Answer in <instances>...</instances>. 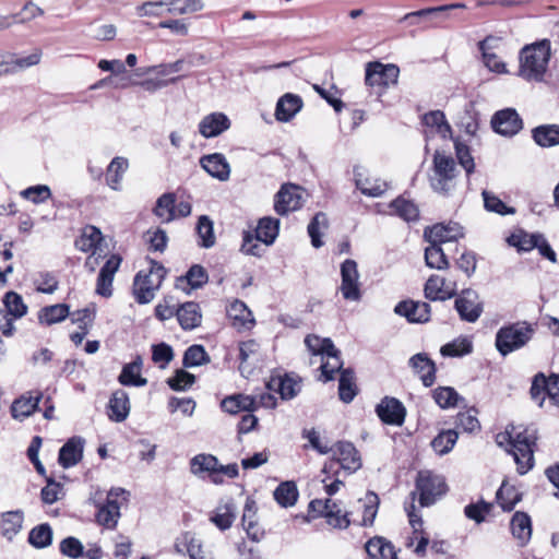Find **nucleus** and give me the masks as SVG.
Masks as SVG:
<instances>
[{"label": "nucleus", "instance_id": "obj_1", "mask_svg": "<svg viewBox=\"0 0 559 559\" xmlns=\"http://www.w3.org/2000/svg\"><path fill=\"white\" fill-rule=\"evenodd\" d=\"M536 437L528 429L520 430L510 426L504 432L496 436V442L513 455L521 475L526 474L534 465V450Z\"/></svg>", "mask_w": 559, "mask_h": 559}, {"label": "nucleus", "instance_id": "obj_2", "mask_svg": "<svg viewBox=\"0 0 559 559\" xmlns=\"http://www.w3.org/2000/svg\"><path fill=\"white\" fill-rule=\"evenodd\" d=\"M550 55V43L547 39L526 45L520 51L518 75L528 82H542Z\"/></svg>", "mask_w": 559, "mask_h": 559}, {"label": "nucleus", "instance_id": "obj_3", "mask_svg": "<svg viewBox=\"0 0 559 559\" xmlns=\"http://www.w3.org/2000/svg\"><path fill=\"white\" fill-rule=\"evenodd\" d=\"M534 329L526 321L515 322L500 328L496 334L497 350L507 356L524 347L533 337Z\"/></svg>", "mask_w": 559, "mask_h": 559}, {"label": "nucleus", "instance_id": "obj_4", "mask_svg": "<svg viewBox=\"0 0 559 559\" xmlns=\"http://www.w3.org/2000/svg\"><path fill=\"white\" fill-rule=\"evenodd\" d=\"M166 273V269L160 263L150 260L148 272L140 271L134 277L133 295L135 300L141 305L151 302L155 293L160 288Z\"/></svg>", "mask_w": 559, "mask_h": 559}, {"label": "nucleus", "instance_id": "obj_5", "mask_svg": "<svg viewBox=\"0 0 559 559\" xmlns=\"http://www.w3.org/2000/svg\"><path fill=\"white\" fill-rule=\"evenodd\" d=\"M190 471L199 477L206 473L216 485L223 484L224 476L236 478L239 474L236 463L223 465L215 455L206 453L197 454L190 460Z\"/></svg>", "mask_w": 559, "mask_h": 559}, {"label": "nucleus", "instance_id": "obj_6", "mask_svg": "<svg viewBox=\"0 0 559 559\" xmlns=\"http://www.w3.org/2000/svg\"><path fill=\"white\" fill-rule=\"evenodd\" d=\"M456 165L454 159L439 151L433 155V174L430 177L431 188L438 192L447 194L455 186Z\"/></svg>", "mask_w": 559, "mask_h": 559}, {"label": "nucleus", "instance_id": "obj_7", "mask_svg": "<svg viewBox=\"0 0 559 559\" xmlns=\"http://www.w3.org/2000/svg\"><path fill=\"white\" fill-rule=\"evenodd\" d=\"M416 489L419 492V503L429 507L445 493L447 485L442 477L421 472L417 477Z\"/></svg>", "mask_w": 559, "mask_h": 559}, {"label": "nucleus", "instance_id": "obj_8", "mask_svg": "<svg viewBox=\"0 0 559 559\" xmlns=\"http://www.w3.org/2000/svg\"><path fill=\"white\" fill-rule=\"evenodd\" d=\"M309 511L314 516H323L326 523L334 528H347L350 524L348 513H344L336 501L314 499L309 503Z\"/></svg>", "mask_w": 559, "mask_h": 559}, {"label": "nucleus", "instance_id": "obj_9", "mask_svg": "<svg viewBox=\"0 0 559 559\" xmlns=\"http://www.w3.org/2000/svg\"><path fill=\"white\" fill-rule=\"evenodd\" d=\"M128 492L123 488H112L107 493V500L97 512V522L107 527L115 528L120 518L121 502L127 500Z\"/></svg>", "mask_w": 559, "mask_h": 559}, {"label": "nucleus", "instance_id": "obj_10", "mask_svg": "<svg viewBox=\"0 0 559 559\" xmlns=\"http://www.w3.org/2000/svg\"><path fill=\"white\" fill-rule=\"evenodd\" d=\"M341 277L340 292L343 298L349 301H359L361 298L359 273L354 260L347 259L342 263Z\"/></svg>", "mask_w": 559, "mask_h": 559}, {"label": "nucleus", "instance_id": "obj_11", "mask_svg": "<svg viewBox=\"0 0 559 559\" xmlns=\"http://www.w3.org/2000/svg\"><path fill=\"white\" fill-rule=\"evenodd\" d=\"M399 74L397 66L374 61L367 64L365 81L369 86L388 87L397 82Z\"/></svg>", "mask_w": 559, "mask_h": 559}, {"label": "nucleus", "instance_id": "obj_12", "mask_svg": "<svg viewBox=\"0 0 559 559\" xmlns=\"http://www.w3.org/2000/svg\"><path fill=\"white\" fill-rule=\"evenodd\" d=\"M454 306L461 320L471 323L476 322L484 310L478 293L473 289L462 290L456 297Z\"/></svg>", "mask_w": 559, "mask_h": 559}, {"label": "nucleus", "instance_id": "obj_13", "mask_svg": "<svg viewBox=\"0 0 559 559\" xmlns=\"http://www.w3.org/2000/svg\"><path fill=\"white\" fill-rule=\"evenodd\" d=\"M302 201L304 190L295 185H286L275 195L274 210L278 215H286L300 209Z\"/></svg>", "mask_w": 559, "mask_h": 559}, {"label": "nucleus", "instance_id": "obj_14", "mask_svg": "<svg viewBox=\"0 0 559 559\" xmlns=\"http://www.w3.org/2000/svg\"><path fill=\"white\" fill-rule=\"evenodd\" d=\"M491 126L497 133L512 136L522 129L523 123L514 109L507 108L495 114L491 119Z\"/></svg>", "mask_w": 559, "mask_h": 559}, {"label": "nucleus", "instance_id": "obj_15", "mask_svg": "<svg viewBox=\"0 0 559 559\" xmlns=\"http://www.w3.org/2000/svg\"><path fill=\"white\" fill-rule=\"evenodd\" d=\"M425 239L432 245L455 241L463 237L462 227L457 223L436 224L424 231Z\"/></svg>", "mask_w": 559, "mask_h": 559}, {"label": "nucleus", "instance_id": "obj_16", "mask_svg": "<svg viewBox=\"0 0 559 559\" xmlns=\"http://www.w3.org/2000/svg\"><path fill=\"white\" fill-rule=\"evenodd\" d=\"M354 180L356 188L367 197L378 198L382 195L386 189L388 183L380 178L369 176L362 167L354 168Z\"/></svg>", "mask_w": 559, "mask_h": 559}, {"label": "nucleus", "instance_id": "obj_17", "mask_svg": "<svg viewBox=\"0 0 559 559\" xmlns=\"http://www.w3.org/2000/svg\"><path fill=\"white\" fill-rule=\"evenodd\" d=\"M379 418L388 425L401 426L404 423L406 411L404 405L395 397H384L376 408Z\"/></svg>", "mask_w": 559, "mask_h": 559}, {"label": "nucleus", "instance_id": "obj_18", "mask_svg": "<svg viewBox=\"0 0 559 559\" xmlns=\"http://www.w3.org/2000/svg\"><path fill=\"white\" fill-rule=\"evenodd\" d=\"M394 312L405 317L411 323H425L430 319V305L424 301L404 300L395 306Z\"/></svg>", "mask_w": 559, "mask_h": 559}, {"label": "nucleus", "instance_id": "obj_19", "mask_svg": "<svg viewBox=\"0 0 559 559\" xmlns=\"http://www.w3.org/2000/svg\"><path fill=\"white\" fill-rule=\"evenodd\" d=\"M121 258L118 254H112L99 271L96 282V293L103 297H110L112 295V281L116 272L121 264Z\"/></svg>", "mask_w": 559, "mask_h": 559}, {"label": "nucleus", "instance_id": "obj_20", "mask_svg": "<svg viewBox=\"0 0 559 559\" xmlns=\"http://www.w3.org/2000/svg\"><path fill=\"white\" fill-rule=\"evenodd\" d=\"M456 286L440 275H431L425 284V297L429 300H445L454 296Z\"/></svg>", "mask_w": 559, "mask_h": 559}, {"label": "nucleus", "instance_id": "obj_21", "mask_svg": "<svg viewBox=\"0 0 559 559\" xmlns=\"http://www.w3.org/2000/svg\"><path fill=\"white\" fill-rule=\"evenodd\" d=\"M202 168L213 178L226 181L230 176V166L221 153L205 155L200 159Z\"/></svg>", "mask_w": 559, "mask_h": 559}, {"label": "nucleus", "instance_id": "obj_22", "mask_svg": "<svg viewBox=\"0 0 559 559\" xmlns=\"http://www.w3.org/2000/svg\"><path fill=\"white\" fill-rule=\"evenodd\" d=\"M334 455L341 467L348 473H354L361 467V459L350 442H337L334 449Z\"/></svg>", "mask_w": 559, "mask_h": 559}, {"label": "nucleus", "instance_id": "obj_23", "mask_svg": "<svg viewBox=\"0 0 559 559\" xmlns=\"http://www.w3.org/2000/svg\"><path fill=\"white\" fill-rule=\"evenodd\" d=\"M230 121L223 112H212L205 116L199 123V132L202 136L214 138L228 130Z\"/></svg>", "mask_w": 559, "mask_h": 559}, {"label": "nucleus", "instance_id": "obj_24", "mask_svg": "<svg viewBox=\"0 0 559 559\" xmlns=\"http://www.w3.org/2000/svg\"><path fill=\"white\" fill-rule=\"evenodd\" d=\"M84 440L81 437L70 438L59 451V464L63 468L76 465L83 457Z\"/></svg>", "mask_w": 559, "mask_h": 559}, {"label": "nucleus", "instance_id": "obj_25", "mask_svg": "<svg viewBox=\"0 0 559 559\" xmlns=\"http://www.w3.org/2000/svg\"><path fill=\"white\" fill-rule=\"evenodd\" d=\"M409 366L419 376L425 386H431L436 381V365L427 354L418 353L411 357Z\"/></svg>", "mask_w": 559, "mask_h": 559}, {"label": "nucleus", "instance_id": "obj_26", "mask_svg": "<svg viewBox=\"0 0 559 559\" xmlns=\"http://www.w3.org/2000/svg\"><path fill=\"white\" fill-rule=\"evenodd\" d=\"M130 413L129 395L123 390H117L112 393L108 403V417L110 420L121 423L126 420Z\"/></svg>", "mask_w": 559, "mask_h": 559}, {"label": "nucleus", "instance_id": "obj_27", "mask_svg": "<svg viewBox=\"0 0 559 559\" xmlns=\"http://www.w3.org/2000/svg\"><path fill=\"white\" fill-rule=\"evenodd\" d=\"M302 107V100L298 95L287 93L283 95L275 109V117L278 121H289Z\"/></svg>", "mask_w": 559, "mask_h": 559}, {"label": "nucleus", "instance_id": "obj_28", "mask_svg": "<svg viewBox=\"0 0 559 559\" xmlns=\"http://www.w3.org/2000/svg\"><path fill=\"white\" fill-rule=\"evenodd\" d=\"M176 316L183 330H193L201 324L202 314L198 304L188 301L176 310Z\"/></svg>", "mask_w": 559, "mask_h": 559}, {"label": "nucleus", "instance_id": "obj_29", "mask_svg": "<svg viewBox=\"0 0 559 559\" xmlns=\"http://www.w3.org/2000/svg\"><path fill=\"white\" fill-rule=\"evenodd\" d=\"M142 358L138 356L133 361L123 366L118 377L120 384L126 386H144L147 380L141 376Z\"/></svg>", "mask_w": 559, "mask_h": 559}, {"label": "nucleus", "instance_id": "obj_30", "mask_svg": "<svg viewBox=\"0 0 559 559\" xmlns=\"http://www.w3.org/2000/svg\"><path fill=\"white\" fill-rule=\"evenodd\" d=\"M129 168V162L126 157L117 156L112 158L106 169V183L114 191L121 190V180Z\"/></svg>", "mask_w": 559, "mask_h": 559}, {"label": "nucleus", "instance_id": "obj_31", "mask_svg": "<svg viewBox=\"0 0 559 559\" xmlns=\"http://www.w3.org/2000/svg\"><path fill=\"white\" fill-rule=\"evenodd\" d=\"M369 559H396L394 546L383 537H373L366 543Z\"/></svg>", "mask_w": 559, "mask_h": 559}, {"label": "nucleus", "instance_id": "obj_32", "mask_svg": "<svg viewBox=\"0 0 559 559\" xmlns=\"http://www.w3.org/2000/svg\"><path fill=\"white\" fill-rule=\"evenodd\" d=\"M236 519V508L231 501L219 503L210 516V521L221 531L228 530Z\"/></svg>", "mask_w": 559, "mask_h": 559}, {"label": "nucleus", "instance_id": "obj_33", "mask_svg": "<svg viewBox=\"0 0 559 559\" xmlns=\"http://www.w3.org/2000/svg\"><path fill=\"white\" fill-rule=\"evenodd\" d=\"M221 406L223 411L233 415L241 412H254L253 396L248 394L229 395L222 401Z\"/></svg>", "mask_w": 559, "mask_h": 559}, {"label": "nucleus", "instance_id": "obj_34", "mask_svg": "<svg viewBox=\"0 0 559 559\" xmlns=\"http://www.w3.org/2000/svg\"><path fill=\"white\" fill-rule=\"evenodd\" d=\"M103 240L102 231L92 225L82 229L80 237L75 240V248L82 252H94Z\"/></svg>", "mask_w": 559, "mask_h": 559}, {"label": "nucleus", "instance_id": "obj_35", "mask_svg": "<svg viewBox=\"0 0 559 559\" xmlns=\"http://www.w3.org/2000/svg\"><path fill=\"white\" fill-rule=\"evenodd\" d=\"M280 231V219L274 217H263L259 221L255 236L264 246L274 243Z\"/></svg>", "mask_w": 559, "mask_h": 559}, {"label": "nucleus", "instance_id": "obj_36", "mask_svg": "<svg viewBox=\"0 0 559 559\" xmlns=\"http://www.w3.org/2000/svg\"><path fill=\"white\" fill-rule=\"evenodd\" d=\"M24 521V513L21 510L8 511L1 514V534L12 540L19 534Z\"/></svg>", "mask_w": 559, "mask_h": 559}, {"label": "nucleus", "instance_id": "obj_37", "mask_svg": "<svg viewBox=\"0 0 559 559\" xmlns=\"http://www.w3.org/2000/svg\"><path fill=\"white\" fill-rule=\"evenodd\" d=\"M511 531L521 546L526 545L532 536L530 516L524 512H516L511 520Z\"/></svg>", "mask_w": 559, "mask_h": 559}, {"label": "nucleus", "instance_id": "obj_38", "mask_svg": "<svg viewBox=\"0 0 559 559\" xmlns=\"http://www.w3.org/2000/svg\"><path fill=\"white\" fill-rule=\"evenodd\" d=\"M40 397L41 395L38 393L35 396L32 394L22 395L20 399L15 400L11 406L13 418L23 420L31 416L36 411Z\"/></svg>", "mask_w": 559, "mask_h": 559}, {"label": "nucleus", "instance_id": "obj_39", "mask_svg": "<svg viewBox=\"0 0 559 559\" xmlns=\"http://www.w3.org/2000/svg\"><path fill=\"white\" fill-rule=\"evenodd\" d=\"M322 364L320 366L321 377L323 380L330 381L334 378V373L342 372L344 370L343 361L340 357V350L333 346V350H328L324 355L321 356Z\"/></svg>", "mask_w": 559, "mask_h": 559}, {"label": "nucleus", "instance_id": "obj_40", "mask_svg": "<svg viewBox=\"0 0 559 559\" xmlns=\"http://www.w3.org/2000/svg\"><path fill=\"white\" fill-rule=\"evenodd\" d=\"M533 139L542 147H551L559 144V126L544 124L533 130Z\"/></svg>", "mask_w": 559, "mask_h": 559}, {"label": "nucleus", "instance_id": "obj_41", "mask_svg": "<svg viewBox=\"0 0 559 559\" xmlns=\"http://www.w3.org/2000/svg\"><path fill=\"white\" fill-rule=\"evenodd\" d=\"M209 280L207 273L201 265H193L187 272L186 276H181L177 280L176 287L186 290V285L191 288H200Z\"/></svg>", "mask_w": 559, "mask_h": 559}, {"label": "nucleus", "instance_id": "obj_42", "mask_svg": "<svg viewBox=\"0 0 559 559\" xmlns=\"http://www.w3.org/2000/svg\"><path fill=\"white\" fill-rule=\"evenodd\" d=\"M175 202L174 193H164L157 199L154 214L162 223H169L176 218Z\"/></svg>", "mask_w": 559, "mask_h": 559}, {"label": "nucleus", "instance_id": "obj_43", "mask_svg": "<svg viewBox=\"0 0 559 559\" xmlns=\"http://www.w3.org/2000/svg\"><path fill=\"white\" fill-rule=\"evenodd\" d=\"M539 239H542V234H528L519 229L511 234L507 241L510 246L515 247L518 251L526 252L533 250Z\"/></svg>", "mask_w": 559, "mask_h": 559}, {"label": "nucleus", "instance_id": "obj_44", "mask_svg": "<svg viewBox=\"0 0 559 559\" xmlns=\"http://www.w3.org/2000/svg\"><path fill=\"white\" fill-rule=\"evenodd\" d=\"M70 313V308L66 304H57L44 307L39 314L38 320L43 324L51 325L63 321Z\"/></svg>", "mask_w": 559, "mask_h": 559}, {"label": "nucleus", "instance_id": "obj_45", "mask_svg": "<svg viewBox=\"0 0 559 559\" xmlns=\"http://www.w3.org/2000/svg\"><path fill=\"white\" fill-rule=\"evenodd\" d=\"M227 316L234 321L235 325L248 326L253 323V317L250 309L241 300H234L227 308Z\"/></svg>", "mask_w": 559, "mask_h": 559}, {"label": "nucleus", "instance_id": "obj_46", "mask_svg": "<svg viewBox=\"0 0 559 559\" xmlns=\"http://www.w3.org/2000/svg\"><path fill=\"white\" fill-rule=\"evenodd\" d=\"M357 394V388L355 384V374L353 370H342L338 380V395L344 403H349L354 400Z\"/></svg>", "mask_w": 559, "mask_h": 559}, {"label": "nucleus", "instance_id": "obj_47", "mask_svg": "<svg viewBox=\"0 0 559 559\" xmlns=\"http://www.w3.org/2000/svg\"><path fill=\"white\" fill-rule=\"evenodd\" d=\"M329 222L328 217L324 213L319 212L317 213L311 222L308 225V234L311 238V245L314 248H320L323 246V241L321 239V236L323 235V231L328 229Z\"/></svg>", "mask_w": 559, "mask_h": 559}, {"label": "nucleus", "instance_id": "obj_48", "mask_svg": "<svg viewBox=\"0 0 559 559\" xmlns=\"http://www.w3.org/2000/svg\"><path fill=\"white\" fill-rule=\"evenodd\" d=\"M457 438L459 435L455 430H443L432 439L431 447L437 454L444 455L453 449Z\"/></svg>", "mask_w": 559, "mask_h": 559}, {"label": "nucleus", "instance_id": "obj_49", "mask_svg": "<svg viewBox=\"0 0 559 559\" xmlns=\"http://www.w3.org/2000/svg\"><path fill=\"white\" fill-rule=\"evenodd\" d=\"M425 126L435 129L443 139L451 136L452 130L447 122L444 114L440 110H435L426 114L423 118Z\"/></svg>", "mask_w": 559, "mask_h": 559}, {"label": "nucleus", "instance_id": "obj_50", "mask_svg": "<svg viewBox=\"0 0 559 559\" xmlns=\"http://www.w3.org/2000/svg\"><path fill=\"white\" fill-rule=\"evenodd\" d=\"M391 209L395 215L406 222H414L419 216V211L416 204L401 197L391 203Z\"/></svg>", "mask_w": 559, "mask_h": 559}, {"label": "nucleus", "instance_id": "obj_51", "mask_svg": "<svg viewBox=\"0 0 559 559\" xmlns=\"http://www.w3.org/2000/svg\"><path fill=\"white\" fill-rule=\"evenodd\" d=\"M51 542L52 530L47 523L35 526L28 534V543L37 549L50 546Z\"/></svg>", "mask_w": 559, "mask_h": 559}, {"label": "nucleus", "instance_id": "obj_52", "mask_svg": "<svg viewBox=\"0 0 559 559\" xmlns=\"http://www.w3.org/2000/svg\"><path fill=\"white\" fill-rule=\"evenodd\" d=\"M297 498V487L292 481L282 483L274 491V499L284 508L294 506Z\"/></svg>", "mask_w": 559, "mask_h": 559}, {"label": "nucleus", "instance_id": "obj_53", "mask_svg": "<svg viewBox=\"0 0 559 559\" xmlns=\"http://www.w3.org/2000/svg\"><path fill=\"white\" fill-rule=\"evenodd\" d=\"M197 233L200 238V246L203 248H211L215 245V235L213 222L209 216L202 215L199 217L197 224Z\"/></svg>", "mask_w": 559, "mask_h": 559}, {"label": "nucleus", "instance_id": "obj_54", "mask_svg": "<svg viewBox=\"0 0 559 559\" xmlns=\"http://www.w3.org/2000/svg\"><path fill=\"white\" fill-rule=\"evenodd\" d=\"M521 500V493L513 486L503 483L497 491V501L504 511H511Z\"/></svg>", "mask_w": 559, "mask_h": 559}, {"label": "nucleus", "instance_id": "obj_55", "mask_svg": "<svg viewBox=\"0 0 559 559\" xmlns=\"http://www.w3.org/2000/svg\"><path fill=\"white\" fill-rule=\"evenodd\" d=\"M432 397L435 402L441 408H450L457 405L461 396L451 386H439L432 391Z\"/></svg>", "mask_w": 559, "mask_h": 559}, {"label": "nucleus", "instance_id": "obj_56", "mask_svg": "<svg viewBox=\"0 0 559 559\" xmlns=\"http://www.w3.org/2000/svg\"><path fill=\"white\" fill-rule=\"evenodd\" d=\"M472 342L466 337H461L443 345L440 353L442 356L461 357L472 353Z\"/></svg>", "mask_w": 559, "mask_h": 559}, {"label": "nucleus", "instance_id": "obj_57", "mask_svg": "<svg viewBox=\"0 0 559 559\" xmlns=\"http://www.w3.org/2000/svg\"><path fill=\"white\" fill-rule=\"evenodd\" d=\"M425 262L428 267L437 270L447 269L449 265L442 248L432 243L425 249Z\"/></svg>", "mask_w": 559, "mask_h": 559}, {"label": "nucleus", "instance_id": "obj_58", "mask_svg": "<svg viewBox=\"0 0 559 559\" xmlns=\"http://www.w3.org/2000/svg\"><path fill=\"white\" fill-rule=\"evenodd\" d=\"M41 55L43 53L40 49H35L31 55L26 57L17 58L14 55L13 58H10L9 62L10 74H14L19 71L37 66L41 60Z\"/></svg>", "mask_w": 559, "mask_h": 559}, {"label": "nucleus", "instance_id": "obj_59", "mask_svg": "<svg viewBox=\"0 0 559 559\" xmlns=\"http://www.w3.org/2000/svg\"><path fill=\"white\" fill-rule=\"evenodd\" d=\"M209 361V355L202 345H192L188 347L182 359V364L187 368L198 367Z\"/></svg>", "mask_w": 559, "mask_h": 559}, {"label": "nucleus", "instance_id": "obj_60", "mask_svg": "<svg viewBox=\"0 0 559 559\" xmlns=\"http://www.w3.org/2000/svg\"><path fill=\"white\" fill-rule=\"evenodd\" d=\"M185 64H186V61L183 59H179L171 63H160L157 66L141 68V69H139V74L146 75V74L155 73L157 75L167 76L173 73L182 71Z\"/></svg>", "mask_w": 559, "mask_h": 559}, {"label": "nucleus", "instance_id": "obj_61", "mask_svg": "<svg viewBox=\"0 0 559 559\" xmlns=\"http://www.w3.org/2000/svg\"><path fill=\"white\" fill-rule=\"evenodd\" d=\"M4 306L8 313L15 319L22 318L27 312V306L24 304L22 297L15 292H9L3 298Z\"/></svg>", "mask_w": 559, "mask_h": 559}, {"label": "nucleus", "instance_id": "obj_62", "mask_svg": "<svg viewBox=\"0 0 559 559\" xmlns=\"http://www.w3.org/2000/svg\"><path fill=\"white\" fill-rule=\"evenodd\" d=\"M491 509V503L480 500L476 503L467 504L464 508V514L469 520H473L476 523H481L485 520L486 515L490 513Z\"/></svg>", "mask_w": 559, "mask_h": 559}, {"label": "nucleus", "instance_id": "obj_63", "mask_svg": "<svg viewBox=\"0 0 559 559\" xmlns=\"http://www.w3.org/2000/svg\"><path fill=\"white\" fill-rule=\"evenodd\" d=\"M195 381V377L183 370L179 369L175 372V374L167 380V384L174 391H185L189 389Z\"/></svg>", "mask_w": 559, "mask_h": 559}, {"label": "nucleus", "instance_id": "obj_64", "mask_svg": "<svg viewBox=\"0 0 559 559\" xmlns=\"http://www.w3.org/2000/svg\"><path fill=\"white\" fill-rule=\"evenodd\" d=\"M183 546L191 559H212L203 551L201 542L189 532L183 533Z\"/></svg>", "mask_w": 559, "mask_h": 559}]
</instances>
